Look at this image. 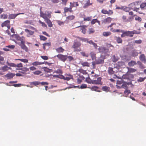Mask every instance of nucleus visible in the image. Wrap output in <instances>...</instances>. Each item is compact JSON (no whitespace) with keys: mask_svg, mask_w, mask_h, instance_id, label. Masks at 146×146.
I'll return each mask as SVG.
<instances>
[{"mask_svg":"<svg viewBox=\"0 0 146 146\" xmlns=\"http://www.w3.org/2000/svg\"><path fill=\"white\" fill-rule=\"evenodd\" d=\"M140 33V32H137L135 30H133L131 31H123V33L121 35V37H123L126 36L132 37L133 36L134 34H139Z\"/></svg>","mask_w":146,"mask_h":146,"instance_id":"obj_1","label":"nucleus"},{"mask_svg":"<svg viewBox=\"0 0 146 146\" xmlns=\"http://www.w3.org/2000/svg\"><path fill=\"white\" fill-rule=\"evenodd\" d=\"M51 13L52 12L50 11H46L45 13H44L41 11L40 12V16L41 17L43 18L45 21L51 17Z\"/></svg>","mask_w":146,"mask_h":146,"instance_id":"obj_2","label":"nucleus"},{"mask_svg":"<svg viewBox=\"0 0 146 146\" xmlns=\"http://www.w3.org/2000/svg\"><path fill=\"white\" fill-rule=\"evenodd\" d=\"M81 43L78 42H74L72 46V48H74L75 51H81L80 46Z\"/></svg>","mask_w":146,"mask_h":146,"instance_id":"obj_3","label":"nucleus"},{"mask_svg":"<svg viewBox=\"0 0 146 146\" xmlns=\"http://www.w3.org/2000/svg\"><path fill=\"white\" fill-rule=\"evenodd\" d=\"M133 19V16H129L127 18L126 16L123 15L121 17V20L123 22L128 23L131 21Z\"/></svg>","mask_w":146,"mask_h":146,"instance_id":"obj_4","label":"nucleus"},{"mask_svg":"<svg viewBox=\"0 0 146 146\" xmlns=\"http://www.w3.org/2000/svg\"><path fill=\"white\" fill-rule=\"evenodd\" d=\"M12 36L14 38H15L17 40L20 41L21 44L25 42V38L23 36L21 37L18 35L16 34H14L12 35Z\"/></svg>","mask_w":146,"mask_h":146,"instance_id":"obj_5","label":"nucleus"},{"mask_svg":"<svg viewBox=\"0 0 146 146\" xmlns=\"http://www.w3.org/2000/svg\"><path fill=\"white\" fill-rule=\"evenodd\" d=\"M102 80V78L101 77L95 78L94 79L92 80V84L96 85H102V82L101 81Z\"/></svg>","mask_w":146,"mask_h":146,"instance_id":"obj_6","label":"nucleus"},{"mask_svg":"<svg viewBox=\"0 0 146 146\" xmlns=\"http://www.w3.org/2000/svg\"><path fill=\"white\" fill-rule=\"evenodd\" d=\"M105 57L103 56H101L98 59L96 60V64H103L104 62Z\"/></svg>","mask_w":146,"mask_h":146,"instance_id":"obj_7","label":"nucleus"},{"mask_svg":"<svg viewBox=\"0 0 146 146\" xmlns=\"http://www.w3.org/2000/svg\"><path fill=\"white\" fill-rule=\"evenodd\" d=\"M2 27H6L8 29H9L10 28V21L9 20H7L4 22L1 25Z\"/></svg>","mask_w":146,"mask_h":146,"instance_id":"obj_8","label":"nucleus"},{"mask_svg":"<svg viewBox=\"0 0 146 146\" xmlns=\"http://www.w3.org/2000/svg\"><path fill=\"white\" fill-rule=\"evenodd\" d=\"M13 40L14 41L16 44H19L22 49L24 50L26 52H29V50L28 48L26 46L25 44V41L23 43L19 44V42L17 43L16 41H15L14 40Z\"/></svg>","mask_w":146,"mask_h":146,"instance_id":"obj_9","label":"nucleus"},{"mask_svg":"<svg viewBox=\"0 0 146 146\" xmlns=\"http://www.w3.org/2000/svg\"><path fill=\"white\" fill-rule=\"evenodd\" d=\"M101 13L103 14H108V15H111L113 13L112 10L109 9L108 11H107L105 9H103L102 10Z\"/></svg>","mask_w":146,"mask_h":146,"instance_id":"obj_10","label":"nucleus"},{"mask_svg":"<svg viewBox=\"0 0 146 146\" xmlns=\"http://www.w3.org/2000/svg\"><path fill=\"white\" fill-rule=\"evenodd\" d=\"M56 57L61 61L64 62L66 60V55H63L62 54H58L56 55Z\"/></svg>","mask_w":146,"mask_h":146,"instance_id":"obj_11","label":"nucleus"},{"mask_svg":"<svg viewBox=\"0 0 146 146\" xmlns=\"http://www.w3.org/2000/svg\"><path fill=\"white\" fill-rule=\"evenodd\" d=\"M23 14V13H19L17 14H11L9 15L8 18L9 19H14L17 15L20 14Z\"/></svg>","mask_w":146,"mask_h":146,"instance_id":"obj_12","label":"nucleus"},{"mask_svg":"<svg viewBox=\"0 0 146 146\" xmlns=\"http://www.w3.org/2000/svg\"><path fill=\"white\" fill-rule=\"evenodd\" d=\"M139 59L140 60L143 62L144 63H146V59L144 54H142L140 55Z\"/></svg>","mask_w":146,"mask_h":146,"instance_id":"obj_13","label":"nucleus"},{"mask_svg":"<svg viewBox=\"0 0 146 146\" xmlns=\"http://www.w3.org/2000/svg\"><path fill=\"white\" fill-rule=\"evenodd\" d=\"M25 31L27 34V36L28 37H29V36L33 35L34 33V31L27 29H25Z\"/></svg>","mask_w":146,"mask_h":146,"instance_id":"obj_14","label":"nucleus"},{"mask_svg":"<svg viewBox=\"0 0 146 146\" xmlns=\"http://www.w3.org/2000/svg\"><path fill=\"white\" fill-rule=\"evenodd\" d=\"M15 74L13 73H8L5 75V76L8 79H10L13 78Z\"/></svg>","mask_w":146,"mask_h":146,"instance_id":"obj_15","label":"nucleus"},{"mask_svg":"<svg viewBox=\"0 0 146 146\" xmlns=\"http://www.w3.org/2000/svg\"><path fill=\"white\" fill-rule=\"evenodd\" d=\"M80 64L83 67H90V63L87 62H80Z\"/></svg>","mask_w":146,"mask_h":146,"instance_id":"obj_16","label":"nucleus"},{"mask_svg":"<svg viewBox=\"0 0 146 146\" xmlns=\"http://www.w3.org/2000/svg\"><path fill=\"white\" fill-rule=\"evenodd\" d=\"M80 27V31L82 30V32L84 34H85L86 32V29L83 26H80L77 27L76 28Z\"/></svg>","mask_w":146,"mask_h":146,"instance_id":"obj_17","label":"nucleus"},{"mask_svg":"<svg viewBox=\"0 0 146 146\" xmlns=\"http://www.w3.org/2000/svg\"><path fill=\"white\" fill-rule=\"evenodd\" d=\"M110 31L113 32L122 33H123V31L122 30L119 29H115L113 28V27H112L111 28Z\"/></svg>","mask_w":146,"mask_h":146,"instance_id":"obj_18","label":"nucleus"},{"mask_svg":"<svg viewBox=\"0 0 146 146\" xmlns=\"http://www.w3.org/2000/svg\"><path fill=\"white\" fill-rule=\"evenodd\" d=\"M45 22L47 23L48 27H51L53 26V24L51 21L49 19L45 20Z\"/></svg>","mask_w":146,"mask_h":146,"instance_id":"obj_19","label":"nucleus"},{"mask_svg":"<svg viewBox=\"0 0 146 146\" xmlns=\"http://www.w3.org/2000/svg\"><path fill=\"white\" fill-rule=\"evenodd\" d=\"M64 13H66L68 11H69L70 13H72L73 12V11L72 10V8L71 7H70H70L69 8H68L67 7H65L64 8Z\"/></svg>","mask_w":146,"mask_h":146,"instance_id":"obj_20","label":"nucleus"},{"mask_svg":"<svg viewBox=\"0 0 146 146\" xmlns=\"http://www.w3.org/2000/svg\"><path fill=\"white\" fill-rule=\"evenodd\" d=\"M56 51L58 53H62L64 51V49L60 47L56 49Z\"/></svg>","mask_w":146,"mask_h":146,"instance_id":"obj_21","label":"nucleus"},{"mask_svg":"<svg viewBox=\"0 0 146 146\" xmlns=\"http://www.w3.org/2000/svg\"><path fill=\"white\" fill-rule=\"evenodd\" d=\"M44 64L43 62H39L38 61H35L32 63V65L33 66H37L42 64Z\"/></svg>","mask_w":146,"mask_h":146,"instance_id":"obj_22","label":"nucleus"},{"mask_svg":"<svg viewBox=\"0 0 146 146\" xmlns=\"http://www.w3.org/2000/svg\"><path fill=\"white\" fill-rule=\"evenodd\" d=\"M92 3H90V0H88L86 1V3L83 6V8H86L88 7V6L92 5Z\"/></svg>","mask_w":146,"mask_h":146,"instance_id":"obj_23","label":"nucleus"},{"mask_svg":"<svg viewBox=\"0 0 146 146\" xmlns=\"http://www.w3.org/2000/svg\"><path fill=\"white\" fill-rule=\"evenodd\" d=\"M42 69H43L44 71L45 72L47 73L51 72H52V69H49L47 67H44Z\"/></svg>","mask_w":146,"mask_h":146,"instance_id":"obj_24","label":"nucleus"},{"mask_svg":"<svg viewBox=\"0 0 146 146\" xmlns=\"http://www.w3.org/2000/svg\"><path fill=\"white\" fill-rule=\"evenodd\" d=\"M70 7H71L72 8L74 7H76L79 6V4L77 2H74L73 3L70 2Z\"/></svg>","mask_w":146,"mask_h":146,"instance_id":"obj_25","label":"nucleus"},{"mask_svg":"<svg viewBox=\"0 0 146 146\" xmlns=\"http://www.w3.org/2000/svg\"><path fill=\"white\" fill-rule=\"evenodd\" d=\"M108 72L109 74L111 75L114 73V71L113 70V68L111 67H109L108 68Z\"/></svg>","mask_w":146,"mask_h":146,"instance_id":"obj_26","label":"nucleus"},{"mask_svg":"<svg viewBox=\"0 0 146 146\" xmlns=\"http://www.w3.org/2000/svg\"><path fill=\"white\" fill-rule=\"evenodd\" d=\"M137 63L135 61L133 60H131V61L129 62L128 63V65L129 66H133L134 65H136Z\"/></svg>","mask_w":146,"mask_h":146,"instance_id":"obj_27","label":"nucleus"},{"mask_svg":"<svg viewBox=\"0 0 146 146\" xmlns=\"http://www.w3.org/2000/svg\"><path fill=\"white\" fill-rule=\"evenodd\" d=\"M90 55L92 60H96V54L94 52H91L90 53Z\"/></svg>","mask_w":146,"mask_h":146,"instance_id":"obj_28","label":"nucleus"},{"mask_svg":"<svg viewBox=\"0 0 146 146\" xmlns=\"http://www.w3.org/2000/svg\"><path fill=\"white\" fill-rule=\"evenodd\" d=\"M9 69H11V68L10 67H9L7 66H5L2 67L1 69L4 71H5Z\"/></svg>","mask_w":146,"mask_h":146,"instance_id":"obj_29","label":"nucleus"},{"mask_svg":"<svg viewBox=\"0 0 146 146\" xmlns=\"http://www.w3.org/2000/svg\"><path fill=\"white\" fill-rule=\"evenodd\" d=\"M111 34V33L110 32H104L103 33V35L104 36H110Z\"/></svg>","mask_w":146,"mask_h":146,"instance_id":"obj_30","label":"nucleus"},{"mask_svg":"<svg viewBox=\"0 0 146 146\" xmlns=\"http://www.w3.org/2000/svg\"><path fill=\"white\" fill-rule=\"evenodd\" d=\"M138 53L135 50H133L131 53V55L133 57L136 56H138Z\"/></svg>","mask_w":146,"mask_h":146,"instance_id":"obj_31","label":"nucleus"},{"mask_svg":"<svg viewBox=\"0 0 146 146\" xmlns=\"http://www.w3.org/2000/svg\"><path fill=\"white\" fill-rule=\"evenodd\" d=\"M102 89L103 91L107 92L109 90L110 88L107 86H104L102 87Z\"/></svg>","mask_w":146,"mask_h":146,"instance_id":"obj_32","label":"nucleus"},{"mask_svg":"<svg viewBox=\"0 0 146 146\" xmlns=\"http://www.w3.org/2000/svg\"><path fill=\"white\" fill-rule=\"evenodd\" d=\"M129 84L127 83H123L121 87H119V88H123L125 89H127V85Z\"/></svg>","mask_w":146,"mask_h":146,"instance_id":"obj_33","label":"nucleus"},{"mask_svg":"<svg viewBox=\"0 0 146 146\" xmlns=\"http://www.w3.org/2000/svg\"><path fill=\"white\" fill-rule=\"evenodd\" d=\"M86 81L88 83L92 84V80L89 77L87 78L86 79Z\"/></svg>","mask_w":146,"mask_h":146,"instance_id":"obj_34","label":"nucleus"},{"mask_svg":"<svg viewBox=\"0 0 146 146\" xmlns=\"http://www.w3.org/2000/svg\"><path fill=\"white\" fill-rule=\"evenodd\" d=\"M81 55L84 57H88L89 56L88 54L85 52H80Z\"/></svg>","mask_w":146,"mask_h":146,"instance_id":"obj_35","label":"nucleus"},{"mask_svg":"<svg viewBox=\"0 0 146 146\" xmlns=\"http://www.w3.org/2000/svg\"><path fill=\"white\" fill-rule=\"evenodd\" d=\"M75 18V16L73 15L68 16L66 17V19L68 20H72L74 19Z\"/></svg>","mask_w":146,"mask_h":146,"instance_id":"obj_36","label":"nucleus"},{"mask_svg":"<svg viewBox=\"0 0 146 146\" xmlns=\"http://www.w3.org/2000/svg\"><path fill=\"white\" fill-rule=\"evenodd\" d=\"M116 40L117 43H121L122 42V39L120 37H116Z\"/></svg>","mask_w":146,"mask_h":146,"instance_id":"obj_37","label":"nucleus"},{"mask_svg":"<svg viewBox=\"0 0 146 146\" xmlns=\"http://www.w3.org/2000/svg\"><path fill=\"white\" fill-rule=\"evenodd\" d=\"M128 72H134L136 71V70L133 68H127Z\"/></svg>","mask_w":146,"mask_h":146,"instance_id":"obj_38","label":"nucleus"},{"mask_svg":"<svg viewBox=\"0 0 146 146\" xmlns=\"http://www.w3.org/2000/svg\"><path fill=\"white\" fill-rule=\"evenodd\" d=\"M90 88L92 91H96L99 88L96 86H93L92 87Z\"/></svg>","mask_w":146,"mask_h":146,"instance_id":"obj_39","label":"nucleus"},{"mask_svg":"<svg viewBox=\"0 0 146 146\" xmlns=\"http://www.w3.org/2000/svg\"><path fill=\"white\" fill-rule=\"evenodd\" d=\"M8 15L7 14H2L0 15L1 19H5L7 18Z\"/></svg>","mask_w":146,"mask_h":146,"instance_id":"obj_40","label":"nucleus"},{"mask_svg":"<svg viewBox=\"0 0 146 146\" xmlns=\"http://www.w3.org/2000/svg\"><path fill=\"white\" fill-rule=\"evenodd\" d=\"M78 71L81 73H82L83 74H87V72L86 70L82 69H80L78 70Z\"/></svg>","mask_w":146,"mask_h":146,"instance_id":"obj_41","label":"nucleus"},{"mask_svg":"<svg viewBox=\"0 0 146 146\" xmlns=\"http://www.w3.org/2000/svg\"><path fill=\"white\" fill-rule=\"evenodd\" d=\"M77 38L79 39L80 40L84 41L85 42H86V41H88V39L87 38L80 37L79 36L77 37Z\"/></svg>","mask_w":146,"mask_h":146,"instance_id":"obj_42","label":"nucleus"},{"mask_svg":"<svg viewBox=\"0 0 146 146\" xmlns=\"http://www.w3.org/2000/svg\"><path fill=\"white\" fill-rule=\"evenodd\" d=\"M40 84V82L38 81L32 82L31 83V84H33L35 86H37Z\"/></svg>","mask_w":146,"mask_h":146,"instance_id":"obj_43","label":"nucleus"},{"mask_svg":"<svg viewBox=\"0 0 146 146\" xmlns=\"http://www.w3.org/2000/svg\"><path fill=\"white\" fill-rule=\"evenodd\" d=\"M15 46L13 45H9L5 46L6 48H7L10 49H13L15 48Z\"/></svg>","mask_w":146,"mask_h":146,"instance_id":"obj_44","label":"nucleus"},{"mask_svg":"<svg viewBox=\"0 0 146 146\" xmlns=\"http://www.w3.org/2000/svg\"><path fill=\"white\" fill-rule=\"evenodd\" d=\"M92 18V17H86L84 18V21H89L91 20Z\"/></svg>","mask_w":146,"mask_h":146,"instance_id":"obj_45","label":"nucleus"},{"mask_svg":"<svg viewBox=\"0 0 146 146\" xmlns=\"http://www.w3.org/2000/svg\"><path fill=\"white\" fill-rule=\"evenodd\" d=\"M40 37L41 40L43 41L46 40L47 39L45 36L42 35H40Z\"/></svg>","mask_w":146,"mask_h":146,"instance_id":"obj_46","label":"nucleus"},{"mask_svg":"<svg viewBox=\"0 0 146 146\" xmlns=\"http://www.w3.org/2000/svg\"><path fill=\"white\" fill-rule=\"evenodd\" d=\"M66 59L67 58H68L69 61H71L74 60V58L72 56H68L66 55Z\"/></svg>","mask_w":146,"mask_h":146,"instance_id":"obj_47","label":"nucleus"},{"mask_svg":"<svg viewBox=\"0 0 146 146\" xmlns=\"http://www.w3.org/2000/svg\"><path fill=\"white\" fill-rule=\"evenodd\" d=\"M106 19L107 23H110L111 22L112 19L110 17H108Z\"/></svg>","mask_w":146,"mask_h":146,"instance_id":"obj_48","label":"nucleus"},{"mask_svg":"<svg viewBox=\"0 0 146 146\" xmlns=\"http://www.w3.org/2000/svg\"><path fill=\"white\" fill-rule=\"evenodd\" d=\"M133 8L131 7H125V8L124 9V10L126 12H128L131 9H132Z\"/></svg>","mask_w":146,"mask_h":146,"instance_id":"obj_49","label":"nucleus"},{"mask_svg":"<svg viewBox=\"0 0 146 146\" xmlns=\"http://www.w3.org/2000/svg\"><path fill=\"white\" fill-rule=\"evenodd\" d=\"M38 21L41 24L42 27H47V25L44 22H42L40 20H39Z\"/></svg>","mask_w":146,"mask_h":146,"instance_id":"obj_50","label":"nucleus"},{"mask_svg":"<svg viewBox=\"0 0 146 146\" xmlns=\"http://www.w3.org/2000/svg\"><path fill=\"white\" fill-rule=\"evenodd\" d=\"M42 73L41 72L40 70H37L33 72V73L35 75H39Z\"/></svg>","mask_w":146,"mask_h":146,"instance_id":"obj_51","label":"nucleus"},{"mask_svg":"<svg viewBox=\"0 0 146 146\" xmlns=\"http://www.w3.org/2000/svg\"><path fill=\"white\" fill-rule=\"evenodd\" d=\"M69 77H65V80H67L68 81L70 80L72 78V76L71 75H68Z\"/></svg>","mask_w":146,"mask_h":146,"instance_id":"obj_52","label":"nucleus"},{"mask_svg":"<svg viewBox=\"0 0 146 146\" xmlns=\"http://www.w3.org/2000/svg\"><path fill=\"white\" fill-rule=\"evenodd\" d=\"M125 76L127 78H130L131 79H132L134 77L131 74H127Z\"/></svg>","mask_w":146,"mask_h":146,"instance_id":"obj_53","label":"nucleus"},{"mask_svg":"<svg viewBox=\"0 0 146 146\" xmlns=\"http://www.w3.org/2000/svg\"><path fill=\"white\" fill-rule=\"evenodd\" d=\"M140 1H136L131 3L130 4V5H133L134 6H136L139 5V3Z\"/></svg>","mask_w":146,"mask_h":146,"instance_id":"obj_54","label":"nucleus"},{"mask_svg":"<svg viewBox=\"0 0 146 146\" xmlns=\"http://www.w3.org/2000/svg\"><path fill=\"white\" fill-rule=\"evenodd\" d=\"M95 31L93 29L90 28L89 29V33L90 34L94 32Z\"/></svg>","mask_w":146,"mask_h":146,"instance_id":"obj_55","label":"nucleus"},{"mask_svg":"<svg viewBox=\"0 0 146 146\" xmlns=\"http://www.w3.org/2000/svg\"><path fill=\"white\" fill-rule=\"evenodd\" d=\"M146 6V3H142L140 5V7L141 8H144Z\"/></svg>","mask_w":146,"mask_h":146,"instance_id":"obj_56","label":"nucleus"},{"mask_svg":"<svg viewBox=\"0 0 146 146\" xmlns=\"http://www.w3.org/2000/svg\"><path fill=\"white\" fill-rule=\"evenodd\" d=\"M87 88V85L84 84H82L80 86V88L81 89L86 88Z\"/></svg>","mask_w":146,"mask_h":146,"instance_id":"obj_57","label":"nucleus"},{"mask_svg":"<svg viewBox=\"0 0 146 146\" xmlns=\"http://www.w3.org/2000/svg\"><path fill=\"white\" fill-rule=\"evenodd\" d=\"M20 70L25 72H27L29 71V69L27 67L23 68L20 69Z\"/></svg>","mask_w":146,"mask_h":146,"instance_id":"obj_58","label":"nucleus"},{"mask_svg":"<svg viewBox=\"0 0 146 146\" xmlns=\"http://www.w3.org/2000/svg\"><path fill=\"white\" fill-rule=\"evenodd\" d=\"M55 72L58 74H62V71L60 69L57 70Z\"/></svg>","mask_w":146,"mask_h":146,"instance_id":"obj_59","label":"nucleus"},{"mask_svg":"<svg viewBox=\"0 0 146 146\" xmlns=\"http://www.w3.org/2000/svg\"><path fill=\"white\" fill-rule=\"evenodd\" d=\"M97 19H93L91 21V23L92 25H94L97 22Z\"/></svg>","mask_w":146,"mask_h":146,"instance_id":"obj_60","label":"nucleus"},{"mask_svg":"<svg viewBox=\"0 0 146 146\" xmlns=\"http://www.w3.org/2000/svg\"><path fill=\"white\" fill-rule=\"evenodd\" d=\"M142 42V40H135L134 41V43H135L137 44H140Z\"/></svg>","mask_w":146,"mask_h":146,"instance_id":"obj_61","label":"nucleus"},{"mask_svg":"<svg viewBox=\"0 0 146 146\" xmlns=\"http://www.w3.org/2000/svg\"><path fill=\"white\" fill-rule=\"evenodd\" d=\"M40 57L44 60H47L48 59V56H41Z\"/></svg>","mask_w":146,"mask_h":146,"instance_id":"obj_62","label":"nucleus"},{"mask_svg":"<svg viewBox=\"0 0 146 146\" xmlns=\"http://www.w3.org/2000/svg\"><path fill=\"white\" fill-rule=\"evenodd\" d=\"M57 22L58 24L59 25H61L64 24V23L62 21H57Z\"/></svg>","mask_w":146,"mask_h":146,"instance_id":"obj_63","label":"nucleus"},{"mask_svg":"<svg viewBox=\"0 0 146 146\" xmlns=\"http://www.w3.org/2000/svg\"><path fill=\"white\" fill-rule=\"evenodd\" d=\"M29 69L30 70L34 71L36 70V68L34 66H31L29 68Z\"/></svg>","mask_w":146,"mask_h":146,"instance_id":"obj_64","label":"nucleus"}]
</instances>
